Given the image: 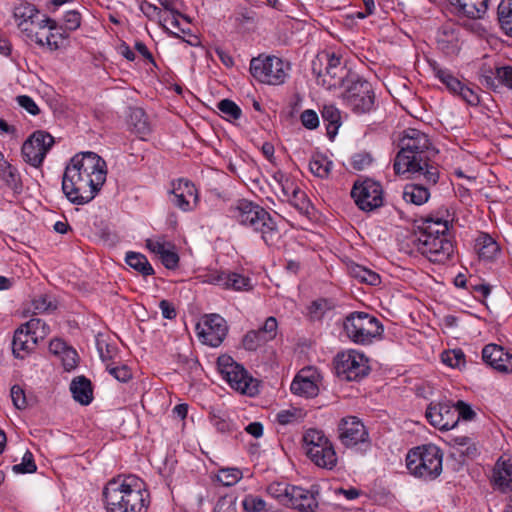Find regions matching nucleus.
<instances>
[{
    "mask_svg": "<svg viewBox=\"0 0 512 512\" xmlns=\"http://www.w3.org/2000/svg\"><path fill=\"white\" fill-rule=\"evenodd\" d=\"M125 261L127 265L139 272L142 276H151L154 269L145 255L137 252H128Z\"/></svg>",
    "mask_w": 512,
    "mask_h": 512,
    "instance_id": "39",
    "label": "nucleus"
},
{
    "mask_svg": "<svg viewBox=\"0 0 512 512\" xmlns=\"http://www.w3.org/2000/svg\"><path fill=\"white\" fill-rule=\"evenodd\" d=\"M106 512H147L150 494L145 483L135 475H118L102 490Z\"/></svg>",
    "mask_w": 512,
    "mask_h": 512,
    "instance_id": "3",
    "label": "nucleus"
},
{
    "mask_svg": "<svg viewBox=\"0 0 512 512\" xmlns=\"http://www.w3.org/2000/svg\"><path fill=\"white\" fill-rule=\"evenodd\" d=\"M317 60L321 63L322 61H326V68L330 70H347L344 65L341 63V56L336 54L335 52L324 51L317 56Z\"/></svg>",
    "mask_w": 512,
    "mask_h": 512,
    "instance_id": "52",
    "label": "nucleus"
},
{
    "mask_svg": "<svg viewBox=\"0 0 512 512\" xmlns=\"http://www.w3.org/2000/svg\"><path fill=\"white\" fill-rule=\"evenodd\" d=\"M432 71L437 79L453 94L457 95L463 83L448 69L441 68L436 62L430 63Z\"/></svg>",
    "mask_w": 512,
    "mask_h": 512,
    "instance_id": "35",
    "label": "nucleus"
},
{
    "mask_svg": "<svg viewBox=\"0 0 512 512\" xmlns=\"http://www.w3.org/2000/svg\"><path fill=\"white\" fill-rule=\"evenodd\" d=\"M245 512H262L265 510V501L256 495H246L242 501Z\"/></svg>",
    "mask_w": 512,
    "mask_h": 512,
    "instance_id": "56",
    "label": "nucleus"
},
{
    "mask_svg": "<svg viewBox=\"0 0 512 512\" xmlns=\"http://www.w3.org/2000/svg\"><path fill=\"white\" fill-rule=\"evenodd\" d=\"M334 362L337 376L346 381L361 380L370 371L368 358L353 349L338 353Z\"/></svg>",
    "mask_w": 512,
    "mask_h": 512,
    "instance_id": "11",
    "label": "nucleus"
},
{
    "mask_svg": "<svg viewBox=\"0 0 512 512\" xmlns=\"http://www.w3.org/2000/svg\"><path fill=\"white\" fill-rule=\"evenodd\" d=\"M475 249L483 260L491 261L500 253L499 244L487 233H480L475 240Z\"/></svg>",
    "mask_w": 512,
    "mask_h": 512,
    "instance_id": "32",
    "label": "nucleus"
},
{
    "mask_svg": "<svg viewBox=\"0 0 512 512\" xmlns=\"http://www.w3.org/2000/svg\"><path fill=\"white\" fill-rule=\"evenodd\" d=\"M425 417L430 425L442 431L454 428L459 421L457 410L448 402L430 403Z\"/></svg>",
    "mask_w": 512,
    "mask_h": 512,
    "instance_id": "17",
    "label": "nucleus"
},
{
    "mask_svg": "<svg viewBox=\"0 0 512 512\" xmlns=\"http://www.w3.org/2000/svg\"><path fill=\"white\" fill-rule=\"evenodd\" d=\"M81 25V14L77 10H69L63 17V29L69 34L77 30Z\"/></svg>",
    "mask_w": 512,
    "mask_h": 512,
    "instance_id": "57",
    "label": "nucleus"
},
{
    "mask_svg": "<svg viewBox=\"0 0 512 512\" xmlns=\"http://www.w3.org/2000/svg\"><path fill=\"white\" fill-rule=\"evenodd\" d=\"M196 328L201 341L212 347H218L228 333L227 322L219 314L205 315Z\"/></svg>",
    "mask_w": 512,
    "mask_h": 512,
    "instance_id": "16",
    "label": "nucleus"
},
{
    "mask_svg": "<svg viewBox=\"0 0 512 512\" xmlns=\"http://www.w3.org/2000/svg\"><path fill=\"white\" fill-rule=\"evenodd\" d=\"M38 16H40L39 10L35 5L28 2L21 3L14 9L17 26L26 39L35 42L37 45H42L43 36L39 35L37 31H32L33 19Z\"/></svg>",
    "mask_w": 512,
    "mask_h": 512,
    "instance_id": "18",
    "label": "nucleus"
},
{
    "mask_svg": "<svg viewBox=\"0 0 512 512\" xmlns=\"http://www.w3.org/2000/svg\"><path fill=\"white\" fill-rule=\"evenodd\" d=\"M480 83L493 91H497L500 88V82L498 80L497 69L484 70L480 76Z\"/></svg>",
    "mask_w": 512,
    "mask_h": 512,
    "instance_id": "61",
    "label": "nucleus"
},
{
    "mask_svg": "<svg viewBox=\"0 0 512 512\" xmlns=\"http://www.w3.org/2000/svg\"><path fill=\"white\" fill-rule=\"evenodd\" d=\"M38 341L27 331L23 325L16 329L13 341L12 351L16 358L24 359L30 352H32Z\"/></svg>",
    "mask_w": 512,
    "mask_h": 512,
    "instance_id": "29",
    "label": "nucleus"
},
{
    "mask_svg": "<svg viewBox=\"0 0 512 512\" xmlns=\"http://www.w3.org/2000/svg\"><path fill=\"white\" fill-rule=\"evenodd\" d=\"M373 159L367 152L356 153L351 158V167L357 171L364 170L371 165Z\"/></svg>",
    "mask_w": 512,
    "mask_h": 512,
    "instance_id": "62",
    "label": "nucleus"
},
{
    "mask_svg": "<svg viewBox=\"0 0 512 512\" xmlns=\"http://www.w3.org/2000/svg\"><path fill=\"white\" fill-rule=\"evenodd\" d=\"M320 374L312 367L304 368L299 371L291 383L290 390L293 394L313 398L319 393L318 382Z\"/></svg>",
    "mask_w": 512,
    "mask_h": 512,
    "instance_id": "20",
    "label": "nucleus"
},
{
    "mask_svg": "<svg viewBox=\"0 0 512 512\" xmlns=\"http://www.w3.org/2000/svg\"><path fill=\"white\" fill-rule=\"evenodd\" d=\"M302 125L309 130H314L319 126V117L312 109L304 110L300 115Z\"/></svg>",
    "mask_w": 512,
    "mask_h": 512,
    "instance_id": "63",
    "label": "nucleus"
},
{
    "mask_svg": "<svg viewBox=\"0 0 512 512\" xmlns=\"http://www.w3.org/2000/svg\"><path fill=\"white\" fill-rule=\"evenodd\" d=\"M278 323L275 317H268L264 324L256 330L248 331L243 339L242 346L247 351H256L259 347L273 340L277 335Z\"/></svg>",
    "mask_w": 512,
    "mask_h": 512,
    "instance_id": "19",
    "label": "nucleus"
},
{
    "mask_svg": "<svg viewBox=\"0 0 512 512\" xmlns=\"http://www.w3.org/2000/svg\"><path fill=\"white\" fill-rule=\"evenodd\" d=\"M342 93L344 105L356 114L370 112L374 106L375 95L370 82L352 75Z\"/></svg>",
    "mask_w": 512,
    "mask_h": 512,
    "instance_id": "8",
    "label": "nucleus"
},
{
    "mask_svg": "<svg viewBox=\"0 0 512 512\" xmlns=\"http://www.w3.org/2000/svg\"><path fill=\"white\" fill-rule=\"evenodd\" d=\"M107 177L105 160L94 152L74 155L65 167L62 191L74 205L91 202L104 185Z\"/></svg>",
    "mask_w": 512,
    "mask_h": 512,
    "instance_id": "1",
    "label": "nucleus"
},
{
    "mask_svg": "<svg viewBox=\"0 0 512 512\" xmlns=\"http://www.w3.org/2000/svg\"><path fill=\"white\" fill-rule=\"evenodd\" d=\"M172 186V203L182 211L191 210L190 199H193L195 203L198 200L197 189L194 184L185 179H178L172 182Z\"/></svg>",
    "mask_w": 512,
    "mask_h": 512,
    "instance_id": "22",
    "label": "nucleus"
},
{
    "mask_svg": "<svg viewBox=\"0 0 512 512\" xmlns=\"http://www.w3.org/2000/svg\"><path fill=\"white\" fill-rule=\"evenodd\" d=\"M307 412L302 408L289 407L277 412L275 421L281 426L296 425L304 421Z\"/></svg>",
    "mask_w": 512,
    "mask_h": 512,
    "instance_id": "37",
    "label": "nucleus"
},
{
    "mask_svg": "<svg viewBox=\"0 0 512 512\" xmlns=\"http://www.w3.org/2000/svg\"><path fill=\"white\" fill-rule=\"evenodd\" d=\"M350 273L353 278L368 285L376 286L381 282L379 274L361 265L352 266Z\"/></svg>",
    "mask_w": 512,
    "mask_h": 512,
    "instance_id": "44",
    "label": "nucleus"
},
{
    "mask_svg": "<svg viewBox=\"0 0 512 512\" xmlns=\"http://www.w3.org/2000/svg\"><path fill=\"white\" fill-rule=\"evenodd\" d=\"M54 138L45 131H35L22 145L25 162L33 167L41 166L47 152L52 148Z\"/></svg>",
    "mask_w": 512,
    "mask_h": 512,
    "instance_id": "14",
    "label": "nucleus"
},
{
    "mask_svg": "<svg viewBox=\"0 0 512 512\" xmlns=\"http://www.w3.org/2000/svg\"><path fill=\"white\" fill-rule=\"evenodd\" d=\"M293 486L285 483H272L268 486L267 492L287 506L290 498V488H293Z\"/></svg>",
    "mask_w": 512,
    "mask_h": 512,
    "instance_id": "50",
    "label": "nucleus"
},
{
    "mask_svg": "<svg viewBox=\"0 0 512 512\" xmlns=\"http://www.w3.org/2000/svg\"><path fill=\"white\" fill-rule=\"evenodd\" d=\"M443 452L434 444L412 448L406 456L410 474L424 480H434L442 472Z\"/></svg>",
    "mask_w": 512,
    "mask_h": 512,
    "instance_id": "5",
    "label": "nucleus"
},
{
    "mask_svg": "<svg viewBox=\"0 0 512 512\" xmlns=\"http://www.w3.org/2000/svg\"><path fill=\"white\" fill-rule=\"evenodd\" d=\"M312 70L317 76L318 84L322 85L327 90H334L346 86L353 75L349 70H340V72H337V70L325 69V72L322 73L321 70L317 71L316 61L312 63Z\"/></svg>",
    "mask_w": 512,
    "mask_h": 512,
    "instance_id": "23",
    "label": "nucleus"
},
{
    "mask_svg": "<svg viewBox=\"0 0 512 512\" xmlns=\"http://www.w3.org/2000/svg\"><path fill=\"white\" fill-rule=\"evenodd\" d=\"M483 361L498 372H512V354L497 344H488L482 350Z\"/></svg>",
    "mask_w": 512,
    "mask_h": 512,
    "instance_id": "21",
    "label": "nucleus"
},
{
    "mask_svg": "<svg viewBox=\"0 0 512 512\" xmlns=\"http://www.w3.org/2000/svg\"><path fill=\"white\" fill-rule=\"evenodd\" d=\"M410 242L417 252L432 263L444 264L454 253V245L448 236L413 235Z\"/></svg>",
    "mask_w": 512,
    "mask_h": 512,
    "instance_id": "10",
    "label": "nucleus"
},
{
    "mask_svg": "<svg viewBox=\"0 0 512 512\" xmlns=\"http://www.w3.org/2000/svg\"><path fill=\"white\" fill-rule=\"evenodd\" d=\"M399 148L393 164L397 175L410 173L415 177L422 176L428 185L438 183L440 172L433 161L437 150L426 133L413 128L405 130Z\"/></svg>",
    "mask_w": 512,
    "mask_h": 512,
    "instance_id": "2",
    "label": "nucleus"
},
{
    "mask_svg": "<svg viewBox=\"0 0 512 512\" xmlns=\"http://www.w3.org/2000/svg\"><path fill=\"white\" fill-rule=\"evenodd\" d=\"M229 216L239 225L260 235L268 247H276L281 233L274 217L262 206L247 199H240L229 207Z\"/></svg>",
    "mask_w": 512,
    "mask_h": 512,
    "instance_id": "4",
    "label": "nucleus"
},
{
    "mask_svg": "<svg viewBox=\"0 0 512 512\" xmlns=\"http://www.w3.org/2000/svg\"><path fill=\"white\" fill-rule=\"evenodd\" d=\"M331 169L332 161H330L328 157L322 154L314 155L309 162L310 172L319 178H327L331 172Z\"/></svg>",
    "mask_w": 512,
    "mask_h": 512,
    "instance_id": "43",
    "label": "nucleus"
},
{
    "mask_svg": "<svg viewBox=\"0 0 512 512\" xmlns=\"http://www.w3.org/2000/svg\"><path fill=\"white\" fill-rule=\"evenodd\" d=\"M290 204L295 207L301 214H309L311 208V202L308 199L306 193L297 188L294 193L291 194L290 197L287 198Z\"/></svg>",
    "mask_w": 512,
    "mask_h": 512,
    "instance_id": "48",
    "label": "nucleus"
},
{
    "mask_svg": "<svg viewBox=\"0 0 512 512\" xmlns=\"http://www.w3.org/2000/svg\"><path fill=\"white\" fill-rule=\"evenodd\" d=\"M70 391L74 400L81 405H89L93 400L92 383L85 376L75 377L71 381Z\"/></svg>",
    "mask_w": 512,
    "mask_h": 512,
    "instance_id": "30",
    "label": "nucleus"
},
{
    "mask_svg": "<svg viewBox=\"0 0 512 512\" xmlns=\"http://www.w3.org/2000/svg\"><path fill=\"white\" fill-rule=\"evenodd\" d=\"M140 10L142 13L152 21H158V23L163 27L166 33H168L170 36L178 38L179 35L175 32L170 31L166 25L165 22L168 20V18L164 17L161 9L157 7L154 4H151L147 1H144L140 4Z\"/></svg>",
    "mask_w": 512,
    "mask_h": 512,
    "instance_id": "41",
    "label": "nucleus"
},
{
    "mask_svg": "<svg viewBox=\"0 0 512 512\" xmlns=\"http://www.w3.org/2000/svg\"><path fill=\"white\" fill-rule=\"evenodd\" d=\"M338 439L346 448L357 445L370 446L369 433L363 422L356 416L343 417L337 425Z\"/></svg>",
    "mask_w": 512,
    "mask_h": 512,
    "instance_id": "13",
    "label": "nucleus"
},
{
    "mask_svg": "<svg viewBox=\"0 0 512 512\" xmlns=\"http://www.w3.org/2000/svg\"><path fill=\"white\" fill-rule=\"evenodd\" d=\"M437 48L446 55H455L460 50L458 30L451 25L442 26L436 36Z\"/></svg>",
    "mask_w": 512,
    "mask_h": 512,
    "instance_id": "25",
    "label": "nucleus"
},
{
    "mask_svg": "<svg viewBox=\"0 0 512 512\" xmlns=\"http://www.w3.org/2000/svg\"><path fill=\"white\" fill-rule=\"evenodd\" d=\"M302 445L308 459L317 467L327 470L336 467L337 454L324 431L317 428L307 429L302 436Z\"/></svg>",
    "mask_w": 512,
    "mask_h": 512,
    "instance_id": "7",
    "label": "nucleus"
},
{
    "mask_svg": "<svg viewBox=\"0 0 512 512\" xmlns=\"http://www.w3.org/2000/svg\"><path fill=\"white\" fill-rule=\"evenodd\" d=\"M458 14L471 19H480L488 9V0H446Z\"/></svg>",
    "mask_w": 512,
    "mask_h": 512,
    "instance_id": "28",
    "label": "nucleus"
},
{
    "mask_svg": "<svg viewBox=\"0 0 512 512\" xmlns=\"http://www.w3.org/2000/svg\"><path fill=\"white\" fill-rule=\"evenodd\" d=\"M32 31H37L40 34V30L47 28L48 30H57L58 22L46 15H41L33 19Z\"/></svg>",
    "mask_w": 512,
    "mask_h": 512,
    "instance_id": "60",
    "label": "nucleus"
},
{
    "mask_svg": "<svg viewBox=\"0 0 512 512\" xmlns=\"http://www.w3.org/2000/svg\"><path fill=\"white\" fill-rule=\"evenodd\" d=\"M36 470L37 466L35 464L33 454L29 450L24 453L20 464L12 466V471L16 474L34 473Z\"/></svg>",
    "mask_w": 512,
    "mask_h": 512,
    "instance_id": "53",
    "label": "nucleus"
},
{
    "mask_svg": "<svg viewBox=\"0 0 512 512\" xmlns=\"http://www.w3.org/2000/svg\"><path fill=\"white\" fill-rule=\"evenodd\" d=\"M345 335L358 345H370L381 338L384 328L375 316L366 312H351L343 322Z\"/></svg>",
    "mask_w": 512,
    "mask_h": 512,
    "instance_id": "6",
    "label": "nucleus"
},
{
    "mask_svg": "<svg viewBox=\"0 0 512 512\" xmlns=\"http://www.w3.org/2000/svg\"><path fill=\"white\" fill-rule=\"evenodd\" d=\"M32 305L35 313H44L56 308V306L52 303L47 295H39L38 297L34 298Z\"/></svg>",
    "mask_w": 512,
    "mask_h": 512,
    "instance_id": "64",
    "label": "nucleus"
},
{
    "mask_svg": "<svg viewBox=\"0 0 512 512\" xmlns=\"http://www.w3.org/2000/svg\"><path fill=\"white\" fill-rule=\"evenodd\" d=\"M24 328L36 339V341L43 340L49 333V326L39 318H31L25 324Z\"/></svg>",
    "mask_w": 512,
    "mask_h": 512,
    "instance_id": "46",
    "label": "nucleus"
},
{
    "mask_svg": "<svg viewBox=\"0 0 512 512\" xmlns=\"http://www.w3.org/2000/svg\"><path fill=\"white\" fill-rule=\"evenodd\" d=\"M59 29L49 30V34L43 37V44L40 47L47 46L49 50L56 51L65 45L69 38V33L58 24Z\"/></svg>",
    "mask_w": 512,
    "mask_h": 512,
    "instance_id": "42",
    "label": "nucleus"
},
{
    "mask_svg": "<svg viewBox=\"0 0 512 512\" xmlns=\"http://www.w3.org/2000/svg\"><path fill=\"white\" fill-rule=\"evenodd\" d=\"M217 367L223 379H225L234 390L249 396H253L257 393V385L254 383V379L248 374L245 368L237 363L231 356H219L217 359Z\"/></svg>",
    "mask_w": 512,
    "mask_h": 512,
    "instance_id": "9",
    "label": "nucleus"
},
{
    "mask_svg": "<svg viewBox=\"0 0 512 512\" xmlns=\"http://www.w3.org/2000/svg\"><path fill=\"white\" fill-rule=\"evenodd\" d=\"M106 370L120 382H128L132 378L131 369L127 365L114 366L112 363L106 365Z\"/></svg>",
    "mask_w": 512,
    "mask_h": 512,
    "instance_id": "58",
    "label": "nucleus"
},
{
    "mask_svg": "<svg viewBox=\"0 0 512 512\" xmlns=\"http://www.w3.org/2000/svg\"><path fill=\"white\" fill-rule=\"evenodd\" d=\"M129 126L139 138L145 139L149 135L151 129L147 121V116L143 109L134 108L129 114Z\"/></svg>",
    "mask_w": 512,
    "mask_h": 512,
    "instance_id": "34",
    "label": "nucleus"
},
{
    "mask_svg": "<svg viewBox=\"0 0 512 512\" xmlns=\"http://www.w3.org/2000/svg\"><path fill=\"white\" fill-rule=\"evenodd\" d=\"M251 75L261 83L280 85L287 77V69L282 59L276 56H259L250 62Z\"/></svg>",
    "mask_w": 512,
    "mask_h": 512,
    "instance_id": "12",
    "label": "nucleus"
},
{
    "mask_svg": "<svg viewBox=\"0 0 512 512\" xmlns=\"http://www.w3.org/2000/svg\"><path fill=\"white\" fill-rule=\"evenodd\" d=\"M322 119L326 123L327 135L332 140L341 125V115L338 108L333 105H325L321 111Z\"/></svg>",
    "mask_w": 512,
    "mask_h": 512,
    "instance_id": "36",
    "label": "nucleus"
},
{
    "mask_svg": "<svg viewBox=\"0 0 512 512\" xmlns=\"http://www.w3.org/2000/svg\"><path fill=\"white\" fill-rule=\"evenodd\" d=\"M446 217L439 214L429 215L423 221L420 229V235H429V236H448V231L450 227V219L449 213L446 210Z\"/></svg>",
    "mask_w": 512,
    "mask_h": 512,
    "instance_id": "27",
    "label": "nucleus"
},
{
    "mask_svg": "<svg viewBox=\"0 0 512 512\" xmlns=\"http://www.w3.org/2000/svg\"><path fill=\"white\" fill-rule=\"evenodd\" d=\"M382 187L378 182L371 179L355 182L351 196L356 205L364 211H372L383 203Z\"/></svg>",
    "mask_w": 512,
    "mask_h": 512,
    "instance_id": "15",
    "label": "nucleus"
},
{
    "mask_svg": "<svg viewBox=\"0 0 512 512\" xmlns=\"http://www.w3.org/2000/svg\"><path fill=\"white\" fill-rule=\"evenodd\" d=\"M219 111L230 120H238L241 117L242 111L240 107L229 99H223L217 104Z\"/></svg>",
    "mask_w": 512,
    "mask_h": 512,
    "instance_id": "51",
    "label": "nucleus"
},
{
    "mask_svg": "<svg viewBox=\"0 0 512 512\" xmlns=\"http://www.w3.org/2000/svg\"><path fill=\"white\" fill-rule=\"evenodd\" d=\"M497 15L501 29L506 35L512 37V0H501Z\"/></svg>",
    "mask_w": 512,
    "mask_h": 512,
    "instance_id": "40",
    "label": "nucleus"
},
{
    "mask_svg": "<svg viewBox=\"0 0 512 512\" xmlns=\"http://www.w3.org/2000/svg\"><path fill=\"white\" fill-rule=\"evenodd\" d=\"M336 307L335 302L329 298H318L308 306V315L313 321H320Z\"/></svg>",
    "mask_w": 512,
    "mask_h": 512,
    "instance_id": "38",
    "label": "nucleus"
},
{
    "mask_svg": "<svg viewBox=\"0 0 512 512\" xmlns=\"http://www.w3.org/2000/svg\"><path fill=\"white\" fill-rule=\"evenodd\" d=\"M60 358H61V362H62V365H63V368L65 371H68V372L72 371L78 365L79 357H78L77 351L74 348H72L71 346H69L63 352V354L60 356Z\"/></svg>",
    "mask_w": 512,
    "mask_h": 512,
    "instance_id": "59",
    "label": "nucleus"
},
{
    "mask_svg": "<svg viewBox=\"0 0 512 512\" xmlns=\"http://www.w3.org/2000/svg\"><path fill=\"white\" fill-rule=\"evenodd\" d=\"M491 484L501 492L512 491V460H498L493 468Z\"/></svg>",
    "mask_w": 512,
    "mask_h": 512,
    "instance_id": "26",
    "label": "nucleus"
},
{
    "mask_svg": "<svg viewBox=\"0 0 512 512\" xmlns=\"http://www.w3.org/2000/svg\"><path fill=\"white\" fill-rule=\"evenodd\" d=\"M287 506L300 512H314L318 507V501L313 491L293 486V488H290V498Z\"/></svg>",
    "mask_w": 512,
    "mask_h": 512,
    "instance_id": "24",
    "label": "nucleus"
},
{
    "mask_svg": "<svg viewBox=\"0 0 512 512\" xmlns=\"http://www.w3.org/2000/svg\"><path fill=\"white\" fill-rule=\"evenodd\" d=\"M227 284L225 289H232L235 291H249L253 288L251 279L247 276L236 272H228Z\"/></svg>",
    "mask_w": 512,
    "mask_h": 512,
    "instance_id": "45",
    "label": "nucleus"
},
{
    "mask_svg": "<svg viewBox=\"0 0 512 512\" xmlns=\"http://www.w3.org/2000/svg\"><path fill=\"white\" fill-rule=\"evenodd\" d=\"M273 178L280 187L283 197L286 199L290 197L291 194L294 193L297 188H299L295 181L286 174H284L283 172H276Z\"/></svg>",
    "mask_w": 512,
    "mask_h": 512,
    "instance_id": "49",
    "label": "nucleus"
},
{
    "mask_svg": "<svg viewBox=\"0 0 512 512\" xmlns=\"http://www.w3.org/2000/svg\"><path fill=\"white\" fill-rule=\"evenodd\" d=\"M242 477V473L237 468L221 469L217 475V480L223 486H232L236 484Z\"/></svg>",
    "mask_w": 512,
    "mask_h": 512,
    "instance_id": "54",
    "label": "nucleus"
},
{
    "mask_svg": "<svg viewBox=\"0 0 512 512\" xmlns=\"http://www.w3.org/2000/svg\"><path fill=\"white\" fill-rule=\"evenodd\" d=\"M425 182V185L422 184H407L404 187L402 197L407 203H412L415 205H422L426 203L430 197L429 187Z\"/></svg>",
    "mask_w": 512,
    "mask_h": 512,
    "instance_id": "33",
    "label": "nucleus"
},
{
    "mask_svg": "<svg viewBox=\"0 0 512 512\" xmlns=\"http://www.w3.org/2000/svg\"><path fill=\"white\" fill-rule=\"evenodd\" d=\"M210 421L215 429L223 434H229L236 430L235 424L223 413H210Z\"/></svg>",
    "mask_w": 512,
    "mask_h": 512,
    "instance_id": "47",
    "label": "nucleus"
},
{
    "mask_svg": "<svg viewBox=\"0 0 512 512\" xmlns=\"http://www.w3.org/2000/svg\"><path fill=\"white\" fill-rule=\"evenodd\" d=\"M442 361L452 368H460L465 364V354L461 349H454L442 354Z\"/></svg>",
    "mask_w": 512,
    "mask_h": 512,
    "instance_id": "55",
    "label": "nucleus"
},
{
    "mask_svg": "<svg viewBox=\"0 0 512 512\" xmlns=\"http://www.w3.org/2000/svg\"><path fill=\"white\" fill-rule=\"evenodd\" d=\"M0 179L6 184L7 187L12 189L15 193L22 191V181L19 172L4 158L3 153L0 151Z\"/></svg>",
    "mask_w": 512,
    "mask_h": 512,
    "instance_id": "31",
    "label": "nucleus"
}]
</instances>
